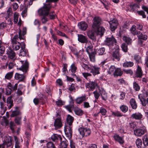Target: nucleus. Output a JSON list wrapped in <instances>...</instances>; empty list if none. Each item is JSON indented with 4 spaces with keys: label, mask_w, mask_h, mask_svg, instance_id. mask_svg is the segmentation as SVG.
<instances>
[{
    "label": "nucleus",
    "mask_w": 148,
    "mask_h": 148,
    "mask_svg": "<svg viewBox=\"0 0 148 148\" xmlns=\"http://www.w3.org/2000/svg\"><path fill=\"white\" fill-rule=\"evenodd\" d=\"M51 6L50 4H45L44 6L38 11V13L40 16H42L41 17V21L43 24H45L48 20L46 16L48 15V12L50 9Z\"/></svg>",
    "instance_id": "1"
},
{
    "label": "nucleus",
    "mask_w": 148,
    "mask_h": 148,
    "mask_svg": "<svg viewBox=\"0 0 148 148\" xmlns=\"http://www.w3.org/2000/svg\"><path fill=\"white\" fill-rule=\"evenodd\" d=\"M147 132L146 127L143 126L141 127H137L134 130V134L136 136L141 137Z\"/></svg>",
    "instance_id": "2"
},
{
    "label": "nucleus",
    "mask_w": 148,
    "mask_h": 148,
    "mask_svg": "<svg viewBox=\"0 0 148 148\" xmlns=\"http://www.w3.org/2000/svg\"><path fill=\"white\" fill-rule=\"evenodd\" d=\"M101 19L99 16H96L93 18L92 21V27L93 29H97L101 25Z\"/></svg>",
    "instance_id": "3"
},
{
    "label": "nucleus",
    "mask_w": 148,
    "mask_h": 148,
    "mask_svg": "<svg viewBox=\"0 0 148 148\" xmlns=\"http://www.w3.org/2000/svg\"><path fill=\"white\" fill-rule=\"evenodd\" d=\"M78 131L82 137L84 136H89L91 132L90 130L86 128L80 127L78 129Z\"/></svg>",
    "instance_id": "4"
},
{
    "label": "nucleus",
    "mask_w": 148,
    "mask_h": 148,
    "mask_svg": "<svg viewBox=\"0 0 148 148\" xmlns=\"http://www.w3.org/2000/svg\"><path fill=\"white\" fill-rule=\"evenodd\" d=\"M116 42V40L113 36L110 37H106L104 40L105 45L110 47L113 46L114 44Z\"/></svg>",
    "instance_id": "5"
},
{
    "label": "nucleus",
    "mask_w": 148,
    "mask_h": 148,
    "mask_svg": "<svg viewBox=\"0 0 148 148\" xmlns=\"http://www.w3.org/2000/svg\"><path fill=\"white\" fill-rule=\"evenodd\" d=\"M71 125H66L64 127V132L67 136L69 138H71L72 135Z\"/></svg>",
    "instance_id": "6"
},
{
    "label": "nucleus",
    "mask_w": 148,
    "mask_h": 148,
    "mask_svg": "<svg viewBox=\"0 0 148 148\" xmlns=\"http://www.w3.org/2000/svg\"><path fill=\"white\" fill-rule=\"evenodd\" d=\"M109 23L111 30L112 31H114L118 25V21L115 19H113L112 20L110 21Z\"/></svg>",
    "instance_id": "7"
},
{
    "label": "nucleus",
    "mask_w": 148,
    "mask_h": 148,
    "mask_svg": "<svg viewBox=\"0 0 148 148\" xmlns=\"http://www.w3.org/2000/svg\"><path fill=\"white\" fill-rule=\"evenodd\" d=\"M97 86V84L95 82L90 81L89 83H86L85 84L86 87L88 88L90 90H93L95 87Z\"/></svg>",
    "instance_id": "8"
},
{
    "label": "nucleus",
    "mask_w": 148,
    "mask_h": 148,
    "mask_svg": "<svg viewBox=\"0 0 148 148\" xmlns=\"http://www.w3.org/2000/svg\"><path fill=\"white\" fill-rule=\"evenodd\" d=\"M77 26L79 29L82 31H85L88 28V25L85 21H82L78 23Z\"/></svg>",
    "instance_id": "9"
},
{
    "label": "nucleus",
    "mask_w": 148,
    "mask_h": 148,
    "mask_svg": "<svg viewBox=\"0 0 148 148\" xmlns=\"http://www.w3.org/2000/svg\"><path fill=\"white\" fill-rule=\"evenodd\" d=\"M77 36L78 40L79 42L85 44H87L88 42V38L86 36L81 34H78Z\"/></svg>",
    "instance_id": "10"
},
{
    "label": "nucleus",
    "mask_w": 148,
    "mask_h": 148,
    "mask_svg": "<svg viewBox=\"0 0 148 148\" xmlns=\"http://www.w3.org/2000/svg\"><path fill=\"white\" fill-rule=\"evenodd\" d=\"M20 62L21 63L22 65L19 68V69L25 73L27 71L28 69L29 66L28 63L27 62L25 61V62L23 64L24 61H20Z\"/></svg>",
    "instance_id": "11"
},
{
    "label": "nucleus",
    "mask_w": 148,
    "mask_h": 148,
    "mask_svg": "<svg viewBox=\"0 0 148 148\" xmlns=\"http://www.w3.org/2000/svg\"><path fill=\"white\" fill-rule=\"evenodd\" d=\"M143 115L140 112H136L132 114L130 116V118L132 119L136 120H141L142 118Z\"/></svg>",
    "instance_id": "12"
},
{
    "label": "nucleus",
    "mask_w": 148,
    "mask_h": 148,
    "mask_svg": "<svg viewBox=\"0 0 148 148\" xmlns=\"http://www.w3.org/2000/svg\"><path fill=\"white\" fill-rule=\"evenodd\" d=\"M143 72L141 68L139 65H137V67L134 74L135 76L137 78H141L143 75Z\"/></svg>",
    "instance_id": "13"
},
{
    "label": "nucleus",
    "mask_w": 148,
    "mask_h": 148,
    "mask_svg": "<svg viewBox=\"0 0 148 148\" xmlns=\"http://www.w3.org/2000/svg\"><path fill=\"white\" fill-rule=\"evenodd\" d=\"M113 138L115 141L118 142L121 145H123L124 142L123 138L120 136L118 134H115L113 136Z\"/></svg>",
    "instance_id": "14"
},
{
    "label": "nucleus",
    "mask_w": 148,
    "mask_h": 148,
    "mask_svg": "<svg viewBox=\"0 0 148 148\" xmlns=\"http://www.w3.org/2000/svg\"><path fill=\"white\" fill-rule=\"evenodd\" d=\"M140 5L139 3H132L130 4V8L132 12L136 11L140 8Z\"/></svg>",
    "instance_id": "15"
},
{
    "label": "nucleus",
    "mask_w": 148,
    "mask_h": 148,
    "mask_svg": "<svg viewBox=\"0 0 148 148\" xmlns=\"http://www.w3.org/2000/svg\"><path fill=\"white\" fill-rule=\"evenodd\" d=\"M12 98V96L11 95L7 99V106L9 110L14 105Z\"/></svg>",
    "instance_id": "16"
},
{
    "label": "nucleus",
    "mask_w": 148,
    "mask_h": 148,
    "mask_svg": "<svg viewBox=\"0 0 148 148\" xmlns=\"http://www.w3.org/2000/svg\"><path fill=\"white\" fill-rule=\"evenodd\" d=\"M54 125L56 129H60L62 126L61 119L57 118L55 120Z\"/></svg>",
    "instance_id": "17"
},
{
    "label": "nucleus",
    "mask_w": 148,
    "mask_h": 148,
    "mask_svg": "<svg viewBox=\"0 0 148 148\" xmlns=\"http://www.w3.org/2000/svg\"><path fill=\"white\" fill-rule=\"evenodd\" d=\"M51 139L53 141L57 142L61 141L62 139V138L60 135L54 134L51 136Z\"/></svg>",
    "instance_id": "18"
},
{
    "label": "nucleus",
    "mask_w": 148,
    "mask_h": 148,
    "mask_svg": "<svg viewBox=\"0 0 148 148\" xmlns=\"http://www.w3.org/2000/svg\"><path fill=\"white\" fill-rule=\"evenodd\" d=\"M15 110L12 111L11 114L10 116L11 117L19 116L21 114V112L19 109L18 107H15Z\"/></svg>",
    "instance_id": "19"
},
{
    "label": "nucleus",
    "mask_w": 148,
    "mask_h": 148,
    "mask_svg": "<svg viewBox=\"0 0 148 148\" xmlns=\"http://www.w3.org/2000/svg\"><path fill=\"white\" fill-rule=\"evenodd\" d=\"M100 70V68L99 67L95 66H93L90 72L95 75L100 73L99 72Z\"/></svg>",
    "instance_id": "20"
},
{
    "label": "nucleus",
    "mask_w": 148,
    "mask_h": 148,
    "mask_svg": "<svg viewBox=\"0 0 148 148\" xmlns=\"http://www.w3.org/2000/svg\"><path fill=\"white\" fill-rule=\"evenodd\" d=\"M112 56L114 59L119 61L121 57V55L119 53L118 50L116 49L114 51L112 54Z\"/></svg>",
    "instance_id": "21"
},
{
    "label": "nucleus",
    "mask_w": 148,
    "mask_h": 148,
    "mask_svg": "<svg viewBox=\"0 0 148 148\" xmlns=\"http://www.w3.org/2000/svg\"><path fill=\"white\" fill-rule=\"evenodd\" d=\"M87 35L88 37L93 41H95L96 39L95 36L94 32L92 30H89L87 32Z\"/></svg>",
    "instance_id": "22"
},
{
    "label": "nucleus",
    "mask_w": 148,
    "mask_h": 148,
    "mask_svg": "<svg viewBox=\"0 0 148 148\" xmlns=\"http://www.w3.org/2000/svg\"><path fill=\"white\" fill-rule=\"evenodd\" d=\"M97 31V34L98 35H100L101 36H102L105 31V29L102 27L100 26L97 28V29H93Z\"/></svg>",
    "instance_id": "23"
},
{
    "label": "nucleus",
    "mask_w": 148,
    "mask_h": 148,
    "mask_svg": "<svg viewBox=\"0 0 148 148\" xmlns=\"http://www.w3.org/2000/svg\"><path fill=\"white\" fill-rule=\"evenodd\" d=\"M70 104L65 106V108L69 112H72L71 109H73L74 107V101L73 99L71 98V101L70 102Z\"/></svg>",
    "instance_id": "24"
},
{
    "label": "nucleus",
    "mask_w": 148,
    "mask_h": 148,
    "mask_svg": "<svg viewBox=\"0 0 148 148\" xmlns=\"http://www.w3.org/2000/svg\"><path fill=\"white\" fill-rule=\"evenodd\" d=\"M6 54L8 56V57L11 59H13L15 56L16 54L12 50L9 49L6 51Z\"/></svg>",
    "instance_id": "25"
},
{
    "label": "nucleus",
    "mask_w": 148,
    "mask_h": 148,
    "mask_svg": "<svg viewBox=\"0 0 148 148\" xmlns=\"http://www.w3.org/2000/svg\"><path fill=\"white\" fill-rule=\"evenodd\" d=\"M14 78L15 79L18 80L19 82L23 81L25 79V76L23 74L16 73L15 74Z\"/></svg>",
    "instance_id": "26"
},
{
    "label": "nucleus",
    "mask_w": 148,
    "mask_h": 148,
    "mask_svg": "<svg viewBox=\"0 0 148 148\" xmlns=\"http://www.w3.org/2000/svg\"><path fill=\"white\" fill-rule=\"evenodd\" d=\"M138 98L140 100L143 106H145L147 104H148V98L145 99L143 97L140 96V95H138Z\"/></svg>",
    "instance_id": "27"
},
{
    "label": "nucleus",
    "mask_w": 148,
    "mask_h": 148,
    "mask_svg": "<svg viewBox=\"0 0 148 148\" xmlns=\"http://www.w3.org/2000/svg\"><path fill=\"white\" fill-rule=\"evenodd\" d=\"M73 110L75 114L78 116L82 115L83 114V110L77 107H75L74 108Z\"/></svg>",
    "instance_id": "28"
},
{
    "label": "nucleus",
    "mask_w": 148,
    "mask_h": 148,
    "mask_svg": "<svg viewBox=\"0 0 148 148\" xmlns=\"http://www.w3.org/2000/svg\"><path fill=\"white\" fill-rule=\"evenodd\" d=\"M86 100V96H84L79 97L77 98L76 99V101L77 103L80 104L83 101Z\"/></svg>",
    "instance_id": "29"
},
{
    "label": "nucleus",
    "mask_w": 148,
    "mask_h": 148,
    "mask_svg": "<svg viewBox=\"0 0 148 148\" xmlns=\"http://www.w3.org/2000/svg\"><path fill=\"white\" fill-rule=\"evenodd\" d=\"M96 54V51L94 50L91 52V53L88 54L90 61L92 62L95 61V55Z\"/></svg>",
    "instance_id": "30"
},
{
    "label": "nucleus",
    "mask_w": 148,
    "mask_h": 148,
    "mask_svg": "<svg viewBox=\"0 0 148 148\" xmlns=\"http://www.w3.org/2000/svg\"><path fill=\"white\" fill-rule=\"evenodd\" d=\"M74 120V119L73 117L70 115H68L66 118L67 125H72Z\"/></svg>",
    "instance_id": "31"
},
{
    "label": "nucleus",
    "mask_w": 148,
    "mask_h": 148,
    "mask_svg": "<svg viewBox=\"0 0 148 148\" xmlns=\"http://www.w3.org/2000/svg\"><path fill=\"white\" fill-rule=\"evenodd\" d=\"M82 66L85 70L88 71H91L92 68V65L90 64L87 65L84 64V63H82Z\"/></svg>",
    "instance_id": "32"
},
{
    "label": "nucleus",
    "mask_w": 148,
    "mask_h": 148,
    "mask_svg": "<svg viewBox=\"0 0 148 148\" xmlns=\"http://www.w3.org/2000/svg\"><path fill=\"white\" fill-rule=\"evenodd\" d=\"M123 72L121 71L120 69L116 68L113 75L114 76H121L123 74Z\"/></svg>",
    "instance_id": "33"
},
{
    "label": "nucleus",
    "mask_w": 148,
    "mask_h": 148,
    "mask_svg": "<svg viewBox=\"0 0 148 148\" xmlns=\"http://www.w3.org/2000/svg\"><path fill=\"white\" fill-rule=\"evenodd\" d=\"M25 46L24 44L23 46H22L21 47V49L19 55L23 56H25L27 54V52L25 50Z\"/></svg>",
    "instance_id": "34"
},
{
    "label": "nucleus",
    "mask_w": 148,
    "mask_h": 148,
    "mask_svg": "<svg viewBox=\"0 0 148 148\" xmlns=\"http://www.w3.org/2000/svg\"><path fill=\"white\" fill-rule=\"evenodd\" d=\"M105 48L104 47H101L97 50L96 53L99 56L103 55L105 54Z\"/></svg>",
    "instance_id": "35"
},
{
    "label": "nucleus",
    "mask_w": 148,
    "mask_h": 148,
    "mask_svg": "<svg viewBox=\"0 0 148 148\" xmlns=\"http://www.w3.org/2000/svg\"><path fill=\"white\" fill-rule=\"evenodd\" d=\"M61 143L59 146V148H66L67 146V141L66 140H65L64 141H62V139L60 141Z\"/></svg>",
    "instance_id": "36"
},
{
    "label": "nucleus",
    "mask_w": 148,
    "mask_h": 148,
    "mask_svg": "<svg viewBox=\"0 0 148 148\" xmlns=\"http://www.w3.org/2000/svg\"><path fill=\"white\" fill-rule=\"evenodd\" d=\"M134 63L133 62L131 61H126L123 63V66L124 67H130L133 66Z\"/></svg>",
    "instance_id": "37"
},
{
    "label": "nucleus",
    "mask_w": 148,
    "mask_h": 148,
    "mask_svg": "<svg viewBox=\"0 0 148 148\" xmlns=\"http://www.w3.org/2000/svg\"><path fill=\"white\" fill-rule=\"evenodd\" d=\"M100 94L102 97V99L104 101H106L107 98V93L103 90H100Z\"/></svg>",
    "instance_id": "38"
},
{
    "label": "nucleus",
    "mask_w": 148,
    "mask_h": 148,
    "mask_svg": "<svg viewBox=\"0 0 148 148\" xmlns=\"http://www.w3.org/2000/svg\"><path fill=\"white\" fill-rule=\"evenodd\" d=\"M130 103L132 108L133 109H135L137 107V105L134 99L132 98L131 99Z\"/></svg>",
    "instance_id": "39"
},
{
    "label": "nucleus",
    "mask_w": 148,
    "mask_h": 148,
    "mask_svg": "<svg viewBox=\"0 0 148 148\" xmlns=\"http://www.w3.org/2000/svg\"><path fill=\"white\" fill-rule=\"evenodd\" d=\"M136 26L135 25L132 26L130 29L131 33L133 35H135L138 34V31H137L136 29Z\"/></svg>",
    "instance_id": "40"
},
{
    "label": "nucleus",
    "mask_w": 148,
    "mask_h": 148,
    "mask_svg": "<svg viewBox=\"0 0 148 148\" xmlns=\"http://www.w3.org/2000/svg\"><path fill=\"white\" fill-rule=\"evenodd\" d=\"M116 69V68L114 66L112 65L110 67L108 72V73L110 74H112L113 75Z\"/></svg>",
    "instance_id": "41"
},
{
    "label": "nucleus",
    "mask_w": 148,
    "mask_h": 148,
    "mask_svg": "<svg viewBox=\"0 0 148 148\" xmlns=\"http://www.w3.org/2000/svg\"><path fill=\"white\" fill-rule=\"evenodd\" d=\"M99 113H101L103 116H106L107 114V111L104 108L101 107L100 108Z\"/></svg>",
    "instance_id": "42"
},
{
    "label": "nucleus",
    "mask_w": 148,
    "mask_h": 148,
    "mask_svg": "<svg viewBox=\"0 0 148 148\" xmlns=\"http://www.w3.org/2000/svg\"><path fill=\"white\" fill-rule=\"evenodd\" d=\"M18 35H15L13 38H11V42L12 44V45L17 44L18 42L17 41V40H18Z\"/></svg>",
    "instance_id": "43"
},
{
    "label": "nucleus",
    "mask_w": 148,
    "mask_h": 148,
    "mask_svg": "<svg viewBox=\"0 0 148 148\" xmlns=\"http://www.w3.org/2000/svg\"><path fill=\"white\" fill-rule=\"evenodd\" d=\"M14 72V71H12L7 73L5 76V78L8 80L11 79L12 77Z\"/></svg>",
    "instance_id": "44"
},
{
    "label": "nucleus",
    "mask_w": 148,
    "mask_h": 148,
    "mask_svg": "<svg viewBox=\"0 0 148 148\" xmlns=\"http://www.w3.org/2000/svg\"><path fill=\"white\" fill-rule=\"evenodd\" d=\"M136 143L138 148H141L142 145V142L140 138H138L136 140Z\"/></svg>",
    "instance_id": "45"
},
{
    "label": "nucleus",
    "mask_w": 148,
    "mask_h": 148,
    "mask_svg": "<svg viewBox=\"0 0 148 148\" xmlns=\"http://www.w3.org/2000/svg\"><path fill=\"white\" fill-rule=\"evenodd\" d=\"M123 40L127 44L130 45L131 44L132 40L130 38L124 36L123 37Z\"/></svg>",
    "instance_id": "46"
},
{
    "label": "nucleus",
    "mask_w": 148,
    "mask_h": 148,
    "mask_svg": "<svg viewBox=\"0 0 148 148\" xmlns=\"http://www.w3.org/2000/svg\"><path fill=\"white\" fill-rule=\"evenodd\" d=\"M112 115H114L115 116L121 117L123 116L122 114L119 111L115 112L111 111Z\"/></svg>",
    "instance_id": "47"
},
{
    "label": "nucleus",
    "mask_w": 148,
    "mask_h": 148,
    "mask_svg": "<svg viewBox=\"0 0 148 148\" xmlns=\"http://www.w3.org/2000/svg\"><path fill=\"white\" fill-rule=\"evenodd\" d=\"M120 109L124 113H125L128 110V108L126 106L122 105L120 107Z\"/></svg>",
    "instance_id": "48"
},
{
    "label": "nucleus",
    "mask_w": 148,
    "mask_h": 148,
    "mask_svg": "<svg viewBox=\"0 0 148 148\" xmlns=\"http://www.w3.org/2000/svg\"><path fill=\"white\" fill-rule=\"evenodd\" d=\"M77 68L74 63L72 64L71 66V70L72 73H75L76 72Z\"/></svg>",
    "instance_id": "49"
},
{
    "label": "nucleus",
    "mask_w": 148,
    "mask_h": 148,
    "mask_svg": "<svg viewBox=\"0 0 148 148\" xmlns=\"http://www.w3.org/2000/svg\"><path fill=\"white\" fill-rule=\"evenodd\" d=\"M47 148H56L54 144L52 142L49 141L47 144Z\"/></svg>",
    "instance_id": "50"
},
{
    "label": "nucleus",
    "mask_w": 148,
    "mask_h": 148,
    "mask_svg": "<svg viewBox=\"0 0 148 148\" xmlns=\"http://www.w3.org/2000/svg\"><path fill=\"white\" fill-rule=\"evenodd\" d=\"M12 141V138L9 136H5L4 137V142L3 143H5Z\"/></svg>",
    "instance_id": "51"
},
{
    "label": "nucleus",
    "mask_w": 148,
    "mask_h": 148,
    "mask_svg": "<svg viewBox=\"0 0 148 148\" xmlns=\"http://www.w3.org/2000/svg\"><path fill=\"white\" fill-rule=\"evenodd\" d=\"M48 15H49L50 19H54L56 17V15L54 12L50 13H49V12Z\"/></svg>",
    "instance_id": "52"
},
{
    "label": "nucleus",
    "mask_w": 148,
    "mask_h": 148,
    "mask_svg": "<svg viewBox=\"0 0 148 148\" xmlns=\"http://www.w3.org/2000/svg\"><path fill=\"white\" fill-rule=\"evenodd\" d=\"M121 47L122 50L125 52L126 53L127 51V45L125 43H123L122 44Z\"/></svg>",
    "instance_id": "53"
},
{
    "label": "nucleus",
    "mask_w": 148,
    "mask_h": 148,
    "mask_svg": "<svg viewBox=\"0 0 148 148\" xmlns=\"http://www.w3.org/2000/svg\"><path fill=\"white\" fill-rule=\"evenodd\" d=\"M141 58L138 54H135L134 56V59L136 61V62L138 64L140 62Z\"/></svg>",
    "instance_id": "54"
},
{
    "label": "nucleus",
    "mask_w": 148,
    "mask_h": 148,
    "mask_svg": "<svg viewBox=\"0 0 148 148\" xmlns=\"http://www.w3.org/2000/svg\"><path fill=\"white\" fill-rule=\"evenodd\" d=\"M14 49L16 51L19 49L20 48L21 44L18 42L17 44H15L12 45Z\"/></svg>",
    "instance_id": "55"
},
{
    "label": "nucleus",
    "mask_w": 148,
    "mask_h": 148,
    "mask_svg": "<svg viewBox=\"0 0 148 148\" xmlns=\"http://www.w3.org/2000/svg\"><path fill=\"white\" fill-rule=\"evenodd\" d=\"M133 88L136 91H139L140 88V86L136 82L133 83Z\"/></svg>",
    "instance_id": "56"
},
{
    "label": "nucleus",
    "mask_w": 148,
    "mask_h": 148,
    "mask_svg": "<svg viewBox=\"0 0 148 148\" xmlns=\"http://www.w3.org/2000/svg\"><path fill=\"white\" fill-rule=\"evenodd\" d=\"M93 47V46L92 45L87 46L86 50L88 54L91 53V52L93 51H92Z\"/></svg>",
    "instance_id": "57"
},
{
    "label": "nucleus",
    "mask_w": 148,
    "mask_h": 148,
    "mask_svg": "<svg viewBox=\"0 0 148 148\" xmlns=\"http://www.w3.org/2000/svg\"><path fill=\"white\" fill-rule=\"evenodd\" d=\"M14 139L15 142L16 144H15V147L16 148H19L20 146L19 145V142L18 141L17 137L16 136H14Z\"/></svg>",
    "instance_id": "58"
},
{
    "label": "nucleus",
    "mask_w": 148,
    "mask_h": 148,
    "mask_svg": "<svg viewBox=\"0 0 148 148\" xmlns=\"http://www.w3.org/2000/svg\"><path fill=\"white\" fill-rule=\"evenodd\" d=\"M69 90L70 91L75 92V84L73 83L71 84L69 88Z\"/></svg>",
    "instance_id": "59"
},
{
    "label": "nucleus",
    "mask_w": 148,
    "mask_h": 148,
    "mask_svg": "<svg viewBox=\"0 0 148 148\" xmlns=\"http://www.w3.org/2000/svg\"><path fill=\"white\" fill-rule=\"evenodd\" d=\"M21 117L20 116H17L15 119V122L18 125H20L21 123Z\"/></svg>",
    "instance_id": "60"
},
{
    "label": "nucleus",
    "mask_w": 148,
    "mask_h": 148,
    "mask_svg": "<svg viewBox=\"0 0 148 148\" xmlns=\"http://www.w3.org/2000/svg\"><path fill=\"white\" fill-rule=\"evenodd\" d=\"M124 72L127 74H130L132 75L133 74V71L131 69L128 70H123Z\"/></svg>",
    "instance_id": "61"
},
{
    "label": "nucleus",
    "mask_w": 148,
    "mask_h": 148,
    "mask_svg": "<svg viewBox=\"0 0 148 148\" xmlns=\"http://www.w3.org/2000/svg\"><path fill=\"white\" fill-rule=\"evenodd\" d=\"M145 137H146L143 140V143L144 146L146 147L148 146V138L146 135L145 136Z\"/></svg>",
    "instance_id": "62"
},
{
    "label": "nucleus",
    "mask_w": 148,
    "mask_h": 148,
    "mask_svg": "<svg viewBox=\"0 0 148 148\" xmlns=\"http://www.w3.org/2000/svg\"><path fill=\"white\" fill-rule=\"evenodd\" d=\"M94 97L96 99H98L100 95V93H99L97 91H94L93 93Z\"/></svg>",
    "instance_id": "63"
},
{
    "label": "nucleus",
    "mask_w": 148,
    "mask_h": 148,
    "mask_svg": "<svg viewBox=\"0 0 148 148\" xmlns=\"http://www.w3.org/2000/svg\"><path fill=\"white\" fill-rule=\"evenodd\" d=\"M10 129L12 131H14V129L15 127V125L14 122H10Z\"/></svg>",
    "instance_id": "64"
}]
</instances>
